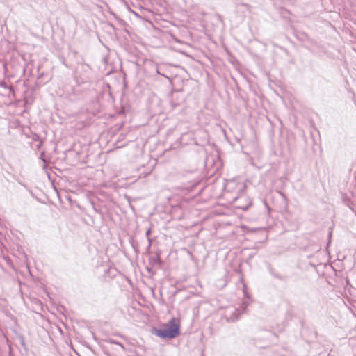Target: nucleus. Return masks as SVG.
<instances>
[{
    "label": "nucleus",
    "mask_w": 356,
    "mask_h": 356,
    "mask_svg": "<svg viewBox=\"0 0 356 356\" xmlns=\"http://www.w3.org/2000/svg\"><path fill=\"white\" fill-rule=\"evenodd\" d=\"M167 325V328L156 330V335L163 339H173L179 335L180 321L179 318H172Z\"/></svg>",
    "instance_id": "obj_1"
},
{
    "label": "nucleus",
    "mask_w": 356,
    "mask_h": 356,
    "mask_svg": "<svg viewBox=\"0 0 356 356\" xmlns=\"http://www.w3.org/2000/svg\"><path fill=\"white\" fill-rule=\"evenodd\" d=\"M91 68L89 65L79 63L75 70V77L78 81L86 83L90 79Z\"/></svg>",
    "instance_id": "obj_2"
},
{
    "label": "nucleus",
    "mask_w": 356,
    "mask_h": 356,
    "mask_svg": "<svg viewBox=\"0 0 356 356\" xmlns=\"http://www.w3.org/2000/svg\"><path fill=\"white\" fill-rule=\"evenodd\" d=\"M161 260L159 254L151 256L149 259V266L152 268H161Z\"/></svg>",
    "instance_id": "obj_3"
},
{
    "label": "nucleus",
    "mask_w": 356,
    "mask_h": 356,
    "mask_svg": "<svg viewBox=\"0 0 356 356\" xmlns=\"http://www.w3.org/2000/svg\"><path fill=\"white\" fill-rule=\"evenodd\" d=\"M146 268H147V270L149 273H151V274H152V275L154 273V270H153V268H152V266H147V267H146Z\"/></svg>",
    "instance_id": "obj_4"
},
{
    "label": "nucleus",
    "mask_w": 356,
    "mask_h": 356,
    "mask_svg": "<svg viewBox=\"0 0 356 356\" xmlns=\"http://www.w3.org/2000/svg\"><path fill=\"white\" fill-rule=\"evenodd\" d=\"M150 232H151V230H150V229L147 230V232H146V236H147V237L149 236V235Z\"/></svg>",
    "instance_id": "obj_5"
},
{
    "label": "nucleus",
    "mask_w": 356,
    "mask_h": 356,
    "mask_svg": "<svg viewBox=\"0 0 356 356\" xmlns=\"http://www.w3.org/2000/svg\"><path fill=\"white\" fill-rule=\"evenodd\" d=\"M190 174H194L195 173V170H191L188 172Z\"/></svg>",
    "instance_id": "obj_6"
},
{
    "label": "nucleus",
    "mask_w": 356,
    "mask_h": 356,
    "mask_svg": "<svg viewBox=\"0 0 356 356\" xmlns=\"http://www.w3.org/2000/svg\"><path fill=\"white\" fill-rule=\"evenodd\" d=\"M331 235H332V231L330 232V234H329L330 237H331Z\"/></svg>",
    "instance_id": "obj_7"
}]
</instances>
